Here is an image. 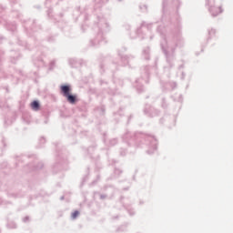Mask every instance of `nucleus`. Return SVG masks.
Listing matches in <instances>:
<instances>
[{
    "instance_id": "obj_1",
    "label": "nucleus",
    "mask_w": 233,
    "mask_h": 233,
    "mask_svg": "<svg viewBox=\"0 0 233 233\" xmlns=\"http://www.w3.org/2000/svg\"><path fill=\"white\" fill-rule=\"evenodd\" d=\"M60 90L64 97H66L68 103H71V105L76 104V101H77V96L71 94L72 88L70 87V86H61Z\"/></svg>"
},
{
    "instance_id": "obj_2",
    "label": "nucleus",
    "mask_w": 233,
    "mask_h": 233,
    "mask_svg": "<svg viewBox=\"0 0 233 233\" xmlns=\"http://www.w3.org/2000/svg\"><path fill=\"white\" fill-rule=\"evenodd\" d=\"M31 107L33 108V110H39V102L37 101H34L32 104H31Z\"/></svg>"
},
{
    "instance_id": "obj_3",
    "label": "nucleus",
    "mask_w": 233,
    "mask_h": 233,
    "mask_svg": "<svg viewBox=\"0 0 233 233\" xmlns=\"http://www.w3.org/2000/svg\"><path fill=\"white\" fill-rule=\"evenodd\" d=\"M77 216H79V211H75L72 213L71 218H72V219H76V218H77Z\"/></svg>"
}]
</instances>
